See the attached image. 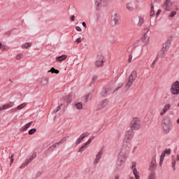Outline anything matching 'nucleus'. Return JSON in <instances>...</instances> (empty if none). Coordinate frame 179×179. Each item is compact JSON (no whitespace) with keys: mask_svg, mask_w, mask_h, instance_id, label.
Listing matches in <instances>:
<instances>
[{"mask_svg":"<svg viewBox=\"0 0 179 179\" xmlns=\"http://www.w3.org/2000/svg\"><path fill=\"white\" fill-rule=\"evenodd\" d=\"M130 148L129 146L127 147L123 145L117 155V166H122L125 162H127V159H128V155H129Z\"/></svg>","mask_w":179,"mask_h":179,"instance_id":"f257e3e1","label":"nucleus"},{"mask_svg":"<svg viewBox=\"0 0 179 179\" xmlns=\"http://www.w3.org/2000/svg\"><path fill=\"white\" fill-rule=\"evenodd\" d=\"M136 78H138V73H136V71H133L126 82L124 86L126 90L131 89L132 85H134V83L136 80Z\"/></svg>","mask_w":179,"mask_h":179,"instance_id":"f03ea898","label":"nucleus"},{"mask_svg":"<svg viewBox=\"0 0 179 179\" xmlns=\"http://www.w3.org/2000/svg\"><path fill=\"white\" fill-rule=\"evenodd\" d=\"M150 170L151 172L148 179H156V173L155 170L157 169V164L156 163V156H153L150 165Z\"/></svg>","mask_w":179,"mask_h":179,"instance_id":"7ed1b4c3","label":"nucleus"},{"mask_svg":"<svg viewBox=\"0 0 179 179\" xmlns=\"http://www.w3.org/2000/svg\"><path fill=\"white\" fill-rule=\"evenodd\" d=\"M142 127L141 124V119L139 117H134L130 122V128L133 131H139Z\"/></svg>","mask_w":179,"mask_h":179,"instance_id":"20e7f679","label":"nucleus"},{"mask_svg":"<svg viewBox=\"0 0 179 179\" xmlns=\"http://www.w3.org/2000/svg\"><path fill=\"white\" fill-rule=\"evenodd\" d=\"M162 127L165 132V134H169L170 131H171V128H173V124L170 121V119L165 118L162 121Z\"/></svg>","mask_w":179,"mask_h":179,"instance_id":"39448f33","label":"nucleus"},{"mask_svg":"<svg viewBox=\"0 0 179 179\" xmlns=\"http://www.w3.org/2000/svg\"><path fill=\"white\" fill-rule=\"evenodd\" d=\"M170 45H171V40H168L162 45V49L161 52L158 54L160 57L163 58L164 55H166L169 48H170Z\"/></svg>","mask_w":179,"mask_h":179,"instance_id":"423d86ee","label":"nucleus"},{"mask_svg":"<svg viewBox=\"0 0 179 179\" xmlns=\"http://www.w3.org/2000/svg\"><path fill=\"white\" fill-rule=\"evenodd\" d=\"M171 94L173 96H178L179 94V82L176 81L175 83H172L171 89H170Z\"/></svg>","mask_w":179,"mask_h":179,"instance_id":"0eeeda50","label":"nucleus"},{"mask_svg":"<svg viewBox=\"0 0 179 179\" xmlns=\"http://www.w3.org/2000/svg\"><path fill=\"white\" fill-rule=\"evenodd\" d=\"M96 10H100L103 6H107L108 0H94Z\"/></svg>","mask_w":179,"mask_h":179,"instance_id":"6e6552de","label":"nucleus"},{"mask_svg":"<svg viewBox=\"0 0 179 179\" xmlns=\"http://www.w3.org/2000/svg\"><path fill=\"white\" fill-rule=\"evenodd\" d=\"M150 30V29L149 28H145L144 29L143 36L140 40V41L143 42L144 45H146V44H149V40L150 39V36H148V33H149Z\"/></svg>","mask_w":179,"mask_h":179,"instance_id":"1a4fd4ad","label":"nucleus"},{"mask_svg":"<svg viewBox=\"0 0 179 179\" xmlns=\"http://www.w3.org/2000/svg\"><path fill=\"white\" fill-rule=\"evenodd\" d=\"M132 138H134V130L130 129L125 133L124 141H126V143H129Z\"/></svg>","mask_w":179,"mask_h":179,"instance_id":"9d476101","label":"nucleus"},{"mask_svg":"<svg viewBox=\"0 0 179 179\" xmlns=\"http://www.w3.org/2000/svg\"><path fill=\"white\" fill-rule=\"evenodd\" d=\"M120 15L118 13H115L112 15L111 18V24L112 26H117V24H120Z\"/></svg>","mask_w":179,"mask_h":179,"instance_id":"9b49d317","label":"nucleus"},{"mask_svg":"<svg viewBox=\"0 0 179 179\" xmlns=\"http://www.w3.org/2000/svg\"><path fill=\"white\" fill-rule=\"evenodd\" d=\"M105 61L106 59L104 58V56L101 55H98L95 63L96 66H103Z\"/></svg>","mask_w":179,"mask_h":179,"instance_id":"f8f14e48","label":"nucleus"},{"mask_svg":"<svg viewBox=\"0 0 179 179\" xmlns=\"http://www.w3.org/2000/svg\"><path fill=\"white\" fill-rule=\"evenodd\" d=\"M89 135H90V134L89 132H84L76 140V146H78V145H79L80 143H82V141H83V139H85L86 137L89 136Z\"/></svg>","mask_w":179,"mask_h":179,"instance_id":"ddd939ff","label":"nucleus"},{"mask_svg":"<svg viewBox=\"0 0 179 179\" xmlns=\"http://www.w3.org/2000/svg\"><path fill=\"white\" fill-rule=\"evenodd\" d=\"M101 156H103V149L100 150V151L96 155L95 159L94 160V164H99L100 163V159H101Z\"/></svg>","mask_w":179,"mask_h":179,"instance_id":"4468645a","label":"nucleus"},{"mask_svg":"<svg viewBox=\"0 0 179 179\" xmlns=\"http://www.w3.org/2000/svg\"><path fill=\"white\" fill-rule=\"evenodd\" d=\"M110 101H108V99H104L103 101L99 103V104L97 106V110H102V108H104V107H107Z\"/></svg>","mask_w":179,"mask_h":179,"instance_id":"2eb2a0df","label":"nucleus"},{"mask_svg":"<svg viewBox=\"0 0 179 179\" xmlns=\"http://www.w3.org/2000/svg\"><path fill=\"white\" fill-rule=\"evenodd\" d=\"M170 108H171V105L170 103L164 105V108L161 110L159 113L161 117H163V115H164V114H166V113H167Z\"/></svg>","mask_w":179,"mask_h":179,"instance_id":"dca6fc26","label":"nucleus"},{"mask_svg":"<svg viewBox=\"0 0 179 179\" xmlns=\"http://www.w3.org/2000/svg\"><path fill=\"white\" fill-rule=\"evenodd\" d=\"M131 169L133 170V173L134 174L136 179H139V173H138V170H136V162H132Z\"/></svg>","mask_w":179,"mask_h":179,"instance_id":"f3484780","label":"nucleus"},{"mask_svg":"<svg viewBox=\"0 0 179 179\" xmlns=\"http://www.w3.org/2000/svg\"><path fill=\"white\" fill-rule=\"evenodd\" d=\"M164 8H165V10H171V8H173V3H171V0H166Z\"/></svg>","mask_w":179,"mask_h":179,"instance_id":"a211bd4d","label":"nucleus"},{"mask_svg":"<svg viewBox=\"0 0 179 179\" xmlns=\"http://www.w3.org/2000/svg\"><path fill=\"white\" fill-rule=\"evenodd\" d=\"M145 23V18L142 16H138V21L136 23L138 27H141Z\"/></svg>","mask_w":179,"mask_h":179,"instance_id":"6ab92c4d","label":"nucleus"},{"mask_svg":"<svg viewBox=\"0 0 179 179\" xmlns=\"http://www.w3.org/2000/svg\"><path fill=\"white\" fill-rule=\"evenodd\" d=\"M48 82H50V79L48 78H43L40 82V86H47L48 85Z\"/></svg>","mask_w":179,"mask_h":179,"instance_id":"aec40b11","label":"nucleus"},{"mask_svg":"<svg viewBox=\"0 0 179 179\" xmlns=\"http://www.w3.org/2000/svg\"><path fill=\"white\" fill-rule=\"evenodd\" d=\"M66 58H68V56L66 55H63L56 57V61L57 62H62V61H65V59H66Z\"/></svg>","mask_w":179,"mask_h":179,"instance_id":"412c9836","label":"nucleus"},{"mask_svg":"<svg viewBox=\"0 0 179 179\" xmlns=\"http://www.w3.org/2000/svg\"><path fill=\"white\" fill-rule=\"evenodd\" d=\"M126 8H127V10H129V12H132V10H134V3H132L131 2L127 3Z\"/></svg>","mask_w":179,"mask_h":179,"instance_id":"4be33fe9","label":"nucleus"},{"mask_svg":"<svg viewBox=\"0 0 179 179\" xmlns=\"http://www.w3.org/2000/svg\"><path fill=\"white\" fill-rule=\"evenodd\" d=\"M87 146H89V145H87L86 143H85L80 148V149L78 150V152H80V153H82L83 152H85V150H86V149H87Z\"/></svg>","mask_w":179,"mask_h":179,"instance_id":"5701e85b","label":"nucleus"},{"mask_svg":"<svg viewBox=\"0 0 179 179\" xmlns=\"http://www.w3.org/2000/svg\"><path fill=\"white\" fill-rule=\"evenodd\" d=\"M64 100L68 104H70V103H72V95L70 94L64 96Z\"/></svg>","mask_w":179,"mask_h":179,"instance_id":"b1692460","label":"nucleus"},{"mask_svg":"<svg viewBox=\"0 0 179 179\" xmlns=\"http://www.w3.org/2000/svg\"><path fill=\"white\" fill-rule=\"evenodd\" d=\"M176 162H179V156L178 155L176 159H174V157H173V161H172V167L173 170H176Z\"/></svg>","mask_w":179,"mask_h":179,"instance_id":"393cba45","label":"nucleus"},{"mask_svg":"<svg viewBox=\"0 0 179 179\" xmlns=\"http://www.w3.org/2000/svg\"><path fill=\"white\" fill-rule=\"evenodd\" d=\"M31 124H32L31 122H30L26 124L24 126H23V127L21 128V131H27V129L30 128Z\"/></svg>","mask_w":179,"mask_h":179,"instance_id":"a878e982","label":"nucleus"},{"mask_svg":"<svg viewBox=\"0 0 179 179\" xmlns=\"http://www.w3.org/2000/svg\"><path fill=\"white\" fill-rule=\"evenodd\" d=\"M31 42L25 43L24 45H22V48H29V47H31Z\"/></svg>","mask_w":179,"mask_h":179,"instance_id":"bb28decb","label":"nucleus"},{"mask_svg":"<svg viewBox=\"0 0 179 179\" xmlns=\"http://www.w3.org/2000/svg\"><path fill=\"white\" fill-rule=\"evenodd\" d=\"M26 106H27V103H22L17 107V109L23 110V108H24Z\"/></svg>","mask_w":179,"mask_h":179,"instance_id":"cd10ccee","label":"nucleus"},{"mask_svg":"<svg viewBox=\"0 0 179 179\" xmlns=\"http://www.w3.org/2000/svg\"><path fill=\"white\" fill-rule=\"evenodd\" d=\"M76 107L77 110H82V108H83V105L82 104V103L79 102L76 103Z\"/></svg>","mask_w":179,"mask_h":179,"instance_id":"c85d7f7f","label":"nucleus"},{"mask_svg":"<svg viewBox=\"0 0 179 179\" xmlns=\"http://www.w3.org/2000/svg\"><path fill=\"white\" fill-rule=\"evenodd\" d=\"M48 72H51L52 73H59V71L55 69V68L52 67L50 71H48Z\"/></svg>","mask_w":179,"mask_h":179,"instance_id":"c756f323","label":"nucleus"},{"mask_svg":"<svg viewBox=\"0 0 179 179\" xmlns=\"http://www.w3.org/2000/svg\"><path fill=\"white\" fill-rule=\"evenodd\" d=\"M155 13H156V12L155 11V6H152L150 15L151 17H152V16H155Z\"/></svg>","mask_w":179,"mask_h":179,"instance_id":"7c9ffc66","label":"nucleus"},{"mask_svg":"<svg viewBox=\"0 0 179 179\" xmlns=\"http://www.w3.org/2000/svg\"><path fill=\"white\" fill-rule=\"evenodd\" d=\"M56 148H57V143L53 144L52 146H50L48 148V150H49V152H53V150H55Z\"/></svg>","mask_w":179,"mask_h":179,"instance_id":"2f4dec72","label":"nucleus"},{"mask_svg":"<svg viewBox=\"0 0 179 179\" xmlns=\"http://www.w3.org/2000/svg\"><path fill=\"white\" fill-rule=\"evenodd\" d=\"M13 106H15V103H13V102H10V103L6 104V108H10L13 107Z\"/></svg>","mask_w":179,"mask_h":179,"instance_id":"473e14b6","label":"nucleus"},{"mask_svg":"<svg viewBox=\"0 0 179 179\" xmlns=\"http://www.w3.org/2000/svg\"><path fill=\"white\" fill-rule=\"evenodd\" d=\"M36 132H37L36 129H31L29 131L28 134L29 135H33L34 134H36Z\"/></svg>","mask_w":179,"mask_h":179,"instance_id":"72a5a7b5","label":"nucleus"},{"mask_svg":"<svg viewBox=\"0 0 179 179\" xmlns=\"http://www.w3.org/2000/svg\"><path fill=\"white\" fill-rule=\"evenodd\" d=\"M94 139V136H92L87 142H85V143L87 145H90V143H92V141H93Z\"/></svg>","mask_w":179,"mask_h":179,"instance_id":"f704fd0d","label":"nucleus"},{"mask_svg":"<svg viewBox=\"0 0 179 179\" xmlns=\"http://www.w3.org/2000/svg\"><path fill=\"white\" fill-rule=\"evenodd\" d=\"M68 137H64L62 139L59 141V142L56 143V145H60V143H64V142H66Z\"/></svg>","mask_w":179,"mask_h":179,"instance_id":"c9c22d12","label":"nucleus"},{"mask_svg":"<svg viewBox=\"0 0 179 179\" xmlns=\"http://www.w3.org/2000/svg\"><path fill=\"white\" fill-rule=\"evenodd\" d=\"M107 93H108V91L107 90V89H106L101 92V96H103L104 97H106V96H107Z\"/></svg>","mask_w":179,"mask_h":179,"instance_id":"e433bc0d","label":"nucleus"},{"mask_svg":"<svg viewBox=\"0 0 179 179\" xmlns=\"http://www.w3.org/2000/svg\"><path fill=\"white\" fill-rule=\"evenodd\" d=\"M36 153H33V154L29 157V159L31 160H31L36 159Z\"/></svg>","mask_w":179,"mask_h":179,"instance_id":"4c0bfd02","label":"nucleus"},{"mask_svg":"<svg viewBox=\"0 0 179 179\" xmlns=\"http://www.w3.org/2000/svg\"><path fill=\"white\" fill-rule=\"evenodd\" d=\"M15 155L12 154L11 156L9 157V159L10 160V166H12V164L14 162L13 157H14Z\"/></svg>","mask_w":179,"mask_h":179,"instance_id":"58836bf2","label":"nucleus"},{"mask_svg":"<svg viewBox=\"0 0 179 179\" xmlns=\"http://www.w3.org/2000/svg\"><path fill=\"white\" fill-rule=\"evenodd\" d=\"M164 152L165 155H170V153H171V150L170 149H167V150H165Z\"/></svg>","mask_w":179,"mask_h":179,"instance_id":"ea45409f","label":"nucleus"},{"mask_svg":"<svg viewBox=\"0 0 179 179\" xmlns=\"http://www.w3.org/2000/svg\"><path fill=\"white\" fill-rule=\"evenodd\" d=\"M176 15H177V12L171 11V15H170V17H174V16H176Z\"/></svg>","mask_w":179,"mask_h":179,"instance_id":"a19ab883","label":"nucleus"},{"mask_svg":"<svg viewBox=\"0 0 179 179\" xmlns=\"http://www.w3.org/2000/svg\"><path fill=\"white\" fill-rule=\"evenodd\" d=\"M124 86V84L123 83H120L118 85V87L114 91V92H117V90H119V89H121V87H122Z\"/></svg>","mask_w":179,"mask_h":179,"instance_id":"79ce46f5","label":"nucleus"},{"mask_svg":"<svg viewBox=\"0 0 179 179\" xmlns=\"http://www.w3.org/2000/svg\"><path fill=\"white\" fill-rule=\"evenodd\" d=\"M8 108H6V105H3L2 106L0 107V111H2V110H7Z\"/></svg>","mask_w":179,"mask_h":179,"instance_id":"37998d69","label":"nucleus"},{"mask_svg":"<svg viewBox=\"0 0 179 179\" xmlns=\"http://www.w3.org/2000/svg\"><path fill=\"white\" fill-rule=\"evenodd\" d=\"M160 13H162V9H159L156 13V17H159Z\"/></svg>","mask_w":179,"mask_h":179,"instance_id":"c03bdc74","label":"nucleus"},{"mask_svg":"<svg viewBox=\"0 0 179 179\" xmlns=\"http://www.w3.org/2000/svg\"><path fill=\"white\" fill-rule=\"evenodd\" d=\"M62 108V103H61L60 105H59V106L57 108L55 113H58V111H59V110H61V108Z\"/></svg>","mask_w":179,"mask_h":179,"instance_id":"a18cd8bd","label":"nucleus"},{"mask_svg":"<svg viewBox=\"0 0 179 179\" xmlns=\"http://www.w3.org/2000/svg\"><path fill=\"white\" fill-rule=\"evenodd\" d=\"M30 162H31V161L29 159H27L25 162H24V165L25 166H28L29 165V163H30Z\"/></svg>","mask_w":179,"mask_h":179,"instance_id":"49530a36","label":"nucleus"},{"mask_svg":"<svg viewBox=\"0 0 179 179\" xmlns=\"http://www.w3.org/2000/svg\"><path fill=\"white\" fill-rule=\"evenodd\" d=\"M82 41H83V39H82V38H77L76 39V42L78 43V44H79V43H82Z\"/></svg>","mask_w":179,"mask_h":179,"instance_id":"de8ad7c7","label":"nucleus"},{"mask_svg":"<svg viewBox=\"0 0 179 179\" xmlns=\"http://www.w3.org/2000/svg\"><path fill=\"white\" fill-rule=\"evenodd\" d=\"M156 61H157V58L152 63L151 68H155V65L156 64Z\"/></svg>","mask_w":179,"mask_h":179,"instance_id":"09e8293b","label":"nucleus"},{"mask_svg":"<svg viewBox=\"0 0 179 179\" xmlns=\"http://www.w3.org/2000/svg\"><path fill=\"white\" fill-rule=\"evenodd\" d=\"M76 30L77 31H82V28H80V27H76Z\"/></svg>","mask_w":179,"mask_h":179,"instance_id":"8fccbe9b","label":"nucleus"},{"mask_svg":"<svg viewBox=\"0 0 179 179\" xmlns=\"http://www.w3.org/2000/svg\"><path fill=\"white\" fill-rule=\"evenodd\" d=\"M132 61V55H129L128 62H131Z\"/></svg>","mask_w":179,"mask_h":179,"instance_id":"3c124183","label":"nucleus"},{"mask_svg":"<svg viewBox=\"0 0 179 179\" xmlns=\"http://www.w3.org/2000/svg\"><path fill=\"white\" fill-rule=\"evenodd\" d=\"M20 58H22V54H18V55L16 56V59H20Z\"/></svg>","mask_w":179,"mask_h":179,"instance_id":"603ef678","label":"nucleus"},{"mask_svg":"<svg viewBox=\"0 0 179 179\" xmlns=\"http://www.w3.org/2000/svg\"><path fill=\"white\" fill-rule=\"evenodd\" d=\"M82 25L83 26V27H84L85 29H87V25H86V22H83Z\"/></svg>","mask_w":179,"mask_h":179,"instance_id":"864d4df0","label":"nucleus"},{"mask_svg":"<svg viewBox=\"0 0 179 179\" xmlns=\"http://www.w3.org/2000/svg\"><path fill=\"white\" fill-rule=\"evenodd\" d=\"M17 108H13V109H11V111L13 112V113H16V111H17Z\"/></svg>","mask_w":179,"mask_h":179,"instance_id":"5fc2aeb1","label":"nucleus"},{"mask_svg":"<svg viewBox=\"0 0 179 179\" xmlns=\"http://www.w3.org/2000/svg\"><path fill=\"white\" fill-rule=\"evenodd\" d=\"M71 22H75V15H72L71 17Z\"/></svg>","mask_w":179,"mask_h":179,"instance_id":"6e6d98bb","label":"nucleus"},{"mask_svg":"<svg viewBox=\"0 0 179 179\" xmlns=\"http://www.w3.org/2000/svg\"><path fill=\"white\" fill-rule=\"evenodd\" d=\"M92 80H97V76H92Z\"/></svg>","mask_w":179,"mask_h":179,"instance_id":"4d7b16f0","label":"nucleus"},{"mask_svg":"<svg viewBox=\"0 0 179 179\" xmlns=\"http://www.w3.org/2000/svg\"><path fill=\"white\" fill-rule=\"evenodd\" d=\"M25 166H26V165H25L24 164H22L20 166V169H24Z\"/></svg>","mask_w":179,"mask_h":179,"instance_id":"13d9d810","label":"nucleus"},{"mask_svg":"<svg viewBox=\"0 0 179 179\" xmlns=\"http://www.w3.org/2000/svg\"><path fill=\"white\" fill-rule=\"evenodd\" d=\"M161 157H166V154L164 152L162 153Z\"/></svg>","mask_w":179,"mask_h":179,"instance_id":"bf43d9fd","label":"nucleus"},{"mask_svg":"<svg viewBox=\"0 0 179 179\" xmlns=\"http://www.w3.org/2000/svg\"><path fill=\"white\" fill-rule=\"evenodd\" d=\"M136 148H137L136 146L134 148L132 153H135V152H136Z\"/></svg>","mask_w":179,"mask_h":179,"instance_id":"052dcab7","label":"nucleus"},{"mask_svg":"<svg viewBox=\"0 0 179 179\" xmlns=\"http://www.w3.org/2000/svg\"><path fill=\"white\" fill-rule=\"evenodd\" d=\"M4 47L2 46V43H0V49L3 50Z\"/></svg>","mask_w":179,"mask_h":179,"instance_id":"680f3d73","label":"nucleus"},{"mask_svg":"<svg viewBox=\"0 0 179 179\" xmlns=\"http://www.w3.org/2000/svg\"><path fill=\"white\" fill-rule=\"evenodd\" d=\"M159 161L164 162V157H162L161 156Z\"/></svg>","mask_w":179,"mask_h":179,"instance_id":"e2e57ef3","label":"nucleus"},{"mask_svg":"<svg viewBox=\"0 0 179 179\" xmlns=\"http://www.w3.org/2000/svg\"><path fill=\"white\" fill-rule=\"evenodd\" d=\"M113 179H120V176L118 175L115 176Z\"/></svg>","mask_w":179,"mask_h":179,"instance_id":"0e129e2a","label":"nucleus"},{"mask_svg":"<svg viewBox=\"0 0 179 179\" xmlns=\"http://www.w3.org/2000/svg\"><path fill=\"white\" fill-rule=\"evenodd\" d=\"M159 166H163V161H159Z\"/></svg>","mask_w":179,"mask_h":179,"instance_id":"69168bd1","label":"nucleus"},{"mask_svg":"<svg viewBox=\"0 0 179 179\" xmlns=\"http://www.w3.org/2000/svg\"><path fill=\"white\" fill-rule=\"evenodd\" d=\"M130 179H135V178H134V177H130Z\"/></svg>","mask_w":179,"mask_h":179,"instance_id":"338daca9","label":"nucleus"},{"mask_svg":"<svg viewBox=\"0 0 179 179\" xmlns=\"http://www.w3.org/2000/svg\"><path fill=\"white\" fill-rule=\"evenodd\" d=\"M178 107H179V103H178Z\"/></svg>","mask_w":179,"mask_h":179,"instance_id":"774afa93","label":"nucleus"}]
</instances>
